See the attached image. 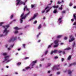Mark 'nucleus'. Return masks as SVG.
Masks as SVG:
<instances>
[{"label":"nucleus","mask_w":76,"mask_h":76,"mask_svg":"<svg viewBox=\"0 0 76 76\" xmlns=\"http://www.w3.org/2000/svg\"><path fill=\"white\" fill-rule=\"evenodd\" d=\"M29 13L30 12H29L28 13L24 15V17L23 16V15H24V14L23 13L22 14H21L20 16V17L21 18L20 19V23H22L23 22V19H25V18H26L28 15L29 14Z\"/></svg>","instance_id":"f257e3e1"},{"label":"nucleus","mask_w":76,"mask_h":76,"mask_svg":"<svg viewBox=\"0 0 76 76\" xmlns=\"http://www.w3.org/2000/svg\"><path fill=\"white\" fill-rule=\"evenodd\" d=\"M3 27L5 29V30L4 31L3 34H5V35H6L8 34V32H9V30H7V29L9 27V25L4 26H3Z\"/></svg>","instance_id":"f03ea898"},{"label":"nucleus","mask_w":76,"mask_h":76,"mask_svg":"<svg viewBox=\"0 0 76 76\" xmlns=\"http://www.w3.org/2000/svg\"><path fill=\"white\" fill-rule=\"evenodd\" d=\"M17 0V5L18 6V4H23L24 5H25V3L22 2L21 1V0Z\"/></svg>","instance_id":"7ed1b4c3"},{"label":"nucleus","mask_w":76,"mask_h":76,"mask_svg":"<svg viewBox=\"0 0 76 76\" xmlns=\"http://www.w3.org/2000/svg\"><path fill=\"white\" fill-rule=\"evenodd\" d=\"M59 41L58 40H56L54 41V43L55 45L54 46V47L56 48L58 46V42Z\"/></svg>","instance_id":"20e7f679"},{"label":"nucleus","mask_w":76,"mask_h":76,"mask_svg":"<svg viewBox=\"0 0 76 76\" xmlns=\"http://www.w3.org/2000/svg\"><path fill=\"white\" fill-rule=\"evenodd\" d=\"M59 66L60 65H54L52 68V70H54L55 69H56L58 70H59L60 69V67H59Z\"/></svg>","instance_id":"39448f33"},{"label":"nucleus","mask_w":76,"mask_h":76,"mask_svg":"<svg viewBox=\"0 0 76 76\" xmlns=\"http://www.w3.org/2000/svg\"><path fill=\"white\" fill-rule=\"evenodd\" d=\"M16 37H12L9 40V42H14L15 40H16Z\"/></svg>","instance_id":"423d86ee"},{"label":"nucleus","mask_w":76,"mask_h":76,"mask_svg":"<svg viewBox=\"0 0 76 76\" xmlns=\"http://www.w3.org/2000/svg\"><path fill=\"white\" fill-rule=\"evenodd\" d=\"M9 57V56H5L4 58H5V59L4 60V61H3V63H4L5 61H7V62H6V63H8V62H9V61L8 60L7 58L8 57Z\"/></svg>","instance_id":"0eeeda50"},{"label":"nucleus","mask_w":76,"mask_h":76,"mask_svg":"<svg viewBox=\"0 0 76 76\" xmlns=\"http://www.w3.org/2000/svg\"><path fill=\"white\" fill-rule=\"evenodd\" d=\"M57 53V50H54L53 51L52 50L51 52L50 53V54H53V53Z\"/></svg>","instance_id":"6e6552de"},{"label":"nucleus","mask_w":76,"mask_h":76,"mask_svg":"<svg viewBox=\"0 0 76 76\" xmlns=\"http://www.w3.org/2000/svg\"><path fill=\"white\" fill-rule=\"evenodd\" d=\"M37 60H36L34 61H32V67H33V66H34V65H35V63H37Z\"/></svg>","instance_id":"1a4fd4ad"},{"label":"nucleus","mask_w":76,"mask_h":76,"mask_svg":"<svg viewBox=\"0 0 76 76\" xmlns=\"http://www.w3.org/2000/svg\"><path fill=\"white\" fill-rule=\"evenodd\" d=\"M36 16H37L36 15H34V16L33 18H31V19H29V21H31V20H33L34 19H35V18Z\"/></svg>","instance_id":"9d476101"},{"label":"nucleus","mask_w":76,"mask_h":76,"mask_svg":"<svg viewBox=\"0 0 76 76\" xmlns=\"http://www.w3.org/2000/svg\"><path fill=\"white\" fill-rule=\"evenodd\" d=\"M26 9V11H29V9L27 8V6L25 5L23 9L24 11H25V9Z\"/></svg>","instance_id":"9b49d317"},{"label":"nucleus","mask_w":76,"mask_h":76,"mask_svg":"<svg viewBox=\"0 0 76 76\" xmlns=\"http://www.w3.org/2000/svg\"><path fill=\"white\" fill-rule=\"evenodd\" d=\"M75 39L74 38V37H73L71 39H70L69 40V42H72V41H73Z\"/></svg>","instance_id":"f8f14e48"},{"label":"nucleus","mask_w":76,"mask_h":76,"mask_svg":"<svg viewBox=\"0 0 76 76\" xmlns=\"http://www.w3.org/2000/svg\"><path fill=\"white\" fill-rule=\"evenodd\" d=\"M62 35H58L57 36L56 38L57 39H58V38H61L62 37Z\"/></svg>","instance_id":"ddd939ff"},{"label":"nucleus","mask_w":76,"mask_h":76,"mask_svg":"<svg viewBox=\"0 0 76 76\" xmlns=\"http://www.w3.org/2000/svg\"><path fill=\"white\" fill-rule=\"evenodd\" d=\"M71 58H72V56H69L68 57V58H67L68 60H70V59H71Z\"/></svg>","instance_id":"4468645a"},{"label":"nucleus","mask_w":76,"mask_h":76,"mask_svg":"<svg viewBox=\"0 0 76 76\" xmlns=\"http://www.w3.org/2000/svg\"><path fill=\"white\" fill-rule=\"evenodd\" d=\"M7 53H5L2 54V56H7Z\"/></svg>","instance_id":"2eb2a0df"},{"label":"nucleus","mask_w":76,"mask_h":76,"mask_svg":"<svg viewBox=\"0 0 76 76\" xmlns=\"http://www.w3.org/2000/svg\"><path fill=\"white\" fill-rule=\"evenodd\" d=\"M75 42H74L72 43V47L73 48L75 47Z\"/></svg>","instance_id":"dca6fc26"},{"label":"nucleus","mask_w":76,"mask_h":76,"mask_svg":"<svg viewBox=\"0 0 76 76\" xmlns=\"http://www.w3.org/2000/svg\"><path fill=\"white\" fill-rule=\"evenodd\" d=\"M51 63H48L47 64V66H46V67H50L51 66Z\"/></svg>","instance_id":"f3484780"},{"label":"nucleus","mask_w":76,"mask_h":76,"mask_svg":"<svg viewBox=\"0 0 76 76\" xmlns=\"http://www.w3.org/2000/svg\"><path fill=\"white\" fill-rule=\"evenodd\" d=\"M34 7H35V4L33 5V4H31V8H34Z\"/></svg>","instance_id":"a211bd4d"},{"label":"nucleus","mask_w":76,"mask_h":76,"mask_svg":"<svg viewBox=\"0 0 76 76\" xmlns=\"http://www.w3.org/2000/svg\"><path fill=\"white\" fill-rule=\"evenodd\" d=\"M76 14H75L73 15V17L74 19H75V20H76Z\"/></svg>","instance_id":"6ab92c4d"},{"label":"nucleus","mask_w":76,"mask_h":76,"mask_svg":"<svg viewBox=\"0 0 76 76\" xmlns=\"http://www.w3.org/2000/svg\"><path fill=\"white\" fill-rule=\"evenodd\" d=\"M52 7H53V8H58V6H53Z\"/></svg>","instance_id":"aec40b11"},{"label":"nucleus","mask_w":76,"mask_h":76,"mask_svg":"<svg viewBox=\"0 0 76 76\" xmlns=\"http://www.w3.org/2000/svg\"><path fill=\"white\" fill-rule=\"evenodd\" d=\"M52 8V7H50L49 9L47 11H46V13H48L49 11H50V10Z\"/></svg>","instance_id":"412c9836"},{"label":"nucleus","mask_w":76,"mask_h":76,"mask_svg":"<svg viewBox=\"0 0 76 76\" xmlns=\"http://www.w3.org/2000/svg\"><path fill=\"white\" fill-rule=\"evenodd\" d=\"M72 73V72L70 71V70H68V74L69 75H70Z\"/></svg>","instance_id":"4be33fe9"},{"label":"nucleus","mask_w":76,"mask_h":76,"mask_svg":"<svg viewBox=\"0 0 76 76\" xmlns=\"http://www.w3.org/2000/svg\"><path fill=\"white\" fill-rule=\"evenodd\" d=\"M57 10H55L54 11H53L54 13H57Z\"/></svg>","instance_id":"5701e85b"},{"label":"nucleus","mask_w":76,"mask_h":76,"mask_svg":"<svg viewBox=\"0 0 76 76\" xmlns=\"http://www.w3.org/2000/svg\"><path fill=\"white\" fill-rule=\"evenodd\" d=\"M14 29H16V30H19V28H18V27H15L14 28Z\"/></svg>","instance_id":"b1692460"},{"label":"nucleus","mask_w":76,"mask_h":76,"mask_svg":"<svg viewBox=\"0 0 76 76\" xmlns=\"http://www.w3.org/2000/svg\"><path fill=\"white\" fill-rule=\"evenodd\" d=\"M41 25H39V26H38V29H39L41 28Z\"/></svg>","instance_id":"393cba45"},{"label":"nucleus","mask_w":76,"mask_h":76,"mask_svg":"<svg viewBox=\"0 0 76 76\" xmlns=\"http://www.w3.org/2000/svg\"><path fill=\"white\" fill-rule=\"evenodd\" d=\"M30 68V66L27 67L25 68V70H28V69H29Z\"/></svg>","instance_id":"a878e982"},{"label":"nucleus","mask_w":76,"mask_h":76,"mask_svg":"<svg viewBox=\"0 0 76 76\" xmlns=\"http://www.w3.org/2000/svg\"><path fill=\"white\" fill-rule=\"evenodd\" d=\"M13 46H14V45H10V48H12V47H13Z\"/></svg>","instance_id":"bb28decb"},{"label":"nucleus","mask_w":76,"mask_h":76,"mask_svg":"<svg viewBox=\"0 0 76 76\" xmlns=\"http://www.w3.org/2000/svg\"><path fill=\"white\" fill-rule=\"evenodd\" d=\"M20 64H21V63H18L17 64V65L18 66H20Z\"/></svg>","instance_id":"cd10ccee"},{"label":"nucleus","mask_w":76,"mask_h":76,"mask_svg":"<svg viewBox=\"0 0 76 76\" xmlns=\"http://www.w3.org/2000/svg\"><path fill=\"white\" fill-rule=\"evenodd\" d=\"M72 5H73V4L72 3L70 2V3L69 4V6H72Z\"/></svg>","instance_id":"c85d7f7f"},{"label":"nucleus","mask_w":76,"mask_h":76,"mask_svg":"<svg viewBox=\"0 0 76 76\" xmlns=\"http://www.w3.org/2000/svg\"><path fill=\"white\" fill-rule=\"evenodd\" d=\"M41 34V33H39L38 35H37V38H38V37H39V35Z\"/></svg>","instance_id":"c756f323"},{"label":"nucleus","mask_w":76,"mask_h":76,"mask_svg":"<svg viewBox=\"0 0 76 76\" xmlns=\"http://www.w3.org/2000/svg\"><path fill=\"white\" fill-rule=\"evenodd\" d=\"M50 4H49V5H50V4H52V3H53V1L50 0Z\"/></svg>","instance_id":"7c9ffc66"},{"label":"nucleus","mask_w":76,"mask_h":76,"mask_svg":"<svg viewBox=\"0 0 76 76\" xmlns=\"http://www.w3.org/2000/svg\"><path fill=\"white\" fill-rule=\"evenodd\" d=\"M13 18V15H12L10 17V18L12 19Z\"/></svg>","instance_id":"2f4dec72"},{"label":"nucleus","mask_w":76,"mask_h":76,"mask_svg":"<svg viewBox=\"0 0 76 76\" xmlns=\"http://www.w3.org/2000/svg\"><path fill=\"white\" fill-rule=\"evenodd\" d=\"M48 53V50H46L45 51V54L46 55Z\"/></svg>","instance_id":"473e14b6"},{"label":"nucleus","mask_w":76,"mask_h":76,"mask_svg":"<svg viewBox=\"0 0 76 76\" xmlns=\"http://www.w3.org/2000/svg\"><path fill=\"white\" fill-rule=\"evenodd\" d=\"M37 23V21L36 20L34 21V22L33 23H34V24H36Z\"/></svg>","instance_id":"72a5a7b5"},{"label":"nucleus","mask_w":76,"mask_h":76,"mask_svg":"<svg viewBox=\"0 0 76 76\" xmlns=\"http://www.w3.org/2000/svg\"><path fill=\"white\" fill-rule=\"evenodd\" d=\"M66 50H70V48H67L66 49Z\"/></svg>","instance_id":"f704fd0d"},{"label":"nucleus","mask_w":76,"mask_h":76,"mask_svg":"<svg viewBox=\"0 0 76 76\" xmlns=\"http://www.w3.org/2000/svg\"><path fill=\"white\" fill-rule=\"evenodd\" d=\"M58 53H59L60 54L61 53H62V51H61L59 50L58 51Z\"/></svg>","instance_id":"c9c22d12"},{"label":"nucleus","mask_w":76,"mask_h":76,"mask_svg":"<svg viewBox=\"0 0 76 76\" xmlns=\"http://www.w3.org/2000/svg\"><path fill=\"white\" fill-rule=\"evenodd\" d=\"M67 37H65L64 38V39H65V40H67Z\"/></svg>","instance_id":"e433bc0d"},{"label":"nucleus","mask_w":76,"mask_h":76,"mask_svg":"<svg viewBox=\"0 0 76 76\" xmlns=\"http://www.w3.org/2000/svg\"><path fill=\"white\" fill-rule=\"evenodd\" d=\"M62 13H66V11L64 10L62 12Z\"/></svg>","instance_id":"4c0bfd02"},{"label":"nucleus","mask_w":76,"mask_h":76,"mask_svg":"<svg viewBox=\"0 0 76 76\" xmlns=\"http://www.w3.org/2000/svg\"><path fill=\"white\" fill-rule=\"evenodd\" d=\"M3 22H1V23H0V26H1V25H3Z\"/></svg>","instance_id":"58836bf2"},{"label":"nucleus","mask_w":76,"mask_h":76,"mask_svg":"<svg viewBox=\"0 0 76 76\" xmlns=\"http://www.w3.org/2000/svg\"><path fill=\"white\" fill-rule=\"evenodd\" d=\"M63 19V18H59L58 20H61V19Z\"/></svg>","instance_id":"ea45409f"},{"label":"nucleus","mask_w":76,"mask_h":76,"mask_svg":"<svg viewBox=\"0 0 76 76\" xmlns=\"http://www.w3.org/2000/svg\"><path fill=\"white\" fill-rule=\"evenodd\" d=\"M48 7H46V8L45 9V10H47V9H48Z\"/></svg>","instance_id":"a19ab883"},{"label":"nucleus","mask_w":76,"mask_h":76,"mask_svg":"<svg viewBox=\"0 0 76 76\" xmlns=\"http://www.w3.org/2000/svg\"><path fill=\"white\" fill-rule=\"evenodd\" d=\"M23 47L24 48H25V44H23Z\"/></svg>","instance_id":"79ce46f5"},{"label":"nucleus","mask_w":76,"mask_h":76,"mask_svg":"<svg viewBox=\"0 0 76 76\" xmlns=\"http://www.w3.org/2000/svg\"><path fill=\"white\" fill-rule=\"evenodd\" d=\"M51 45H49L48 48H51Z\"/></svg>","instance_id":"37998d69"},{"label":"nucleus","mask_w":76,"mask_h":76,"mask_svg":"<svg viewBox=\"0 0 76 76\" xmlns=\"http://www.w3.org/2000/svg\"><path fill=\"white\" fill-rule=\"evenodd\" d=\"M18 31H15V34H18Z\"/></svg>","instance_id":"c03bdc74"},{"label":"nucleus","mask_w":76,"mask_h":76,"mask_svg":"<svg viewBox=\"0 0 76 76\" xmlns=\"http://www.w3.org/2000/svg\"><path fill=\"white\" fill-rule=\"evenodd\" d=\"M45 10H44V11H42V12H41V13H44V12H45Z\"/></svg>","instance_id":"a18cd8bd"},{"label":"nucleus","mask_w":76,"mask_h":76,"mask_svg":"<svg viewBox=\"0 0 76 76\" xmlns=\"http://www.w3.org/2000/svg\"><path fill=\"white\" fill-rule=\"evenodd\" d=\"M54 58H55V59H57V58H58V56H56Z\"/></svg>","instance_id":"49530a36"},{"label":"nucleus","mask_w":76,"mask_h":76,"mask_svg":"<svg viewBox=\"0 0 76 76\" xmlns=\"http://www.w3.org/2000/svg\"><path fill=\"white\" fill-rule=\"evenodd\" d=\"M57 74L58 75H59V74H60V72H58Z\"/></svg>","instance_id":"de8ad7c7"},{"label":"nucleus","mask_w":76,"mask_h":76,"mask_svg":"<svg viewBox=\"0 0 76 76\" xmlns=\"http://www.w3.org/2000/svg\"><path fill=\"white\" fill-rule=\"evenodd\" d=\"M64 58H62V59H61V61H64Z\"/></svg>","instance_id":"09e8293b"},{"label":"nucleus","mask_w":76,"mask_h":76,"mask_svg":"<svg viewBox=\"0 0 76 76\" xmlns=\"http://www.w3.org/2000/svg\"><path fill=\"white\" fill-rule=\"evenodd\" d=\"M61 3V2L60 1H58V4H60Z\"/></svg>","instance_id":"8fccbe9b"},{"label":"nucleus","mask_w":76,"mask_h":76,"mask_svg":"<svg viewBox=\"0 0 76 76\" xmlns=\"http://www.w3.org/2000/svg\"><path fill=\"white\" fill-rule=\"evenodd\" d=\"M66 72H67L66 70H65L64 71V73H66Z\"/></svg>","instance_id":"3c124183"},{"label":"nucleus","mask_w":76,"mask_h":76,"mask_svg":"<svg viewBox=\"0 0 76 76\" xmlns=\"http://www.w3.org/2000/svg\"><path fill=\"white\" fill-rule=\"evenodd\" d=\"M61 22H62V21L61 20L59 21V23H61Z\"/></svg>","instance_id":"603ef678"},{"label":"nucleus","mask_w":76,"mask_h":76,"mask_svg":"<svg viewBox=\"0 0 76 76\" xmlns=\"http://www.w3.org/2000/svg\"><path fill=\"white\" fill-rule=\"evenodd\" d=\"M28 58H29V57H26L25 58V59H28Z\"/></svg>","instance_id":"864d4df0"},{"label":"nucleus","mask_w":76,"mask_h":76,"mask_svg":"<svg viewBox=\"0 0 76 76\" xmlns=\"http://www.w3.org/2000/svg\"><path fill=\"white\" fill-rule=\"evenodd\" d=\"M8 46V45H5V47H6V48H7Z\"/></svg>","instance_id":"5fc2aeb1"},{"label":"nucleus","mask_w":76,"mask_h":76,"mask_svg":"<svg viewBox=\"0 0 76 76\" xmlns=\"http://www.w3.org/2000/svg\"><path fill=\"white\" fill-rule=\"evenodd\" d=\"M71 21H72V22H73V21H74V20L73 19H71Z\"/></svg>","instance_id":"6e6d98bb"},{"label":"nucleus","mask_w":76,"mask_h":76,"mask_svg":"<svg viewBox=\"0 0 76 76\" xmlns=\"http://www.w3.org/2000/svg\"><path fill=\"white\" fill-rule=\"evenodd\" d=\"M72 37H73V35H71L70 37V38H72Z\"/></svg>","instance_id":"4d7b16f0"},{"label":"nucleus","mask_w":76,"mask_h":76,"mask_svg":"<svg viewBox=\"0 0 76 76\" xmlns=\"http://www.w3.org/2000/svg\"><path fill=\"white\" fill-rule=\"evenodd\" d=\"M59 9H60L61 10H62V9H63V8L61 7V8H59Z\"/></svg>","instance_id":"13d9d810"},{"label":"nucleus","mask_w":76,"mask_h":76,"mask_svg":"<svg viewBox=\"0 0 76 76\" xmlns=\"http://www.w3.org/2000/svg\"><path fill=\"white\" fill-rule=\"evenodd\" d=\"M3 35L1 34V35H0V37H3Z\"/></svg>","instance_id":"bf43d9fd"},{"label":"nucleus","mask_w":76,"mask_h":76,"mask_svg":"<svg viewBox=\"0 0 76 76\" xmlns=\"http://www.w3.org/2000/svg\"><path fill=\"white\" fill-rule=\"evenodd\" d=\"M40 41H41V40H38V42H40Z\"/></svg>","instance_id":"052dcab7"},{"label":"nucleus","mask_w":76,"mask_h":76,"mask_svg":"<svg viewBox=\"0 0 76 76\" xmlns=\"http://www.w3.org/2000/svg\"><path fill=\"white\" fill-rule=\"evenodd\" d=\"M61 45H63L64 44V43H61L60 44Z\"/></svg>","instance_id":"680f3d73"},{"label":"nucleus","mask_w":76,"mask_h":76,"mask_svg":"<svg viewBox=\"0 0 76 76\" xmlns=\"http://www.w3.org/2000/svg\"><path fill=\"white\" fill-rule=\"evenodd\" d=\"M44 60V58L41 59V61H42V60Z\"/></svg>","instance_id":"e2e57ef3"},{"label":"nucleus","mask_w":76,"mask_h":76,"mask_svg":"<svg viewBox=\"0 0 76 76\" xmlns=\"http://www.w3.org/2000/svg\"><path fill=\"white\" fill-rule=\"evenodd\" d=\"M63 53L64 54L65 53V52H64V51L63 52Z\"/></svg>","instance_id":"0e129e2a"},{"label":"nucleus","mask_w":76,"mask_h":76,"mask_svg":"<svg viewBox=\"0 0 76 76\" xmlns=\"http://www.w3.org/2000/svg\"><path fill=\"white\" fill-rule=\"evenodd\" d=\"M50 73V71H49L48 72V73Z\"/></svg>","instance_id":"69168bd1"},{"label":"nucleus","mask_w":76,"mask_h":76,"mask_svg":"<svg viewBox=\"0 0 76 76\" xmlns=\"http://www.w3.org/2000/svg\"><path fill=\"white\" fill-rule=\"evenodd\" d=\"M73 8L74 9H76V6H75Z\"/></svg>","instance_id":"338daca9"},{"label":"nucleus","mask_w":76,"mask_h":76,"mask_svg":"<svg viewBox=\"0 0 76 76\" xmlns=\"http://www.w3.org/2000/svg\"><path fill=\"white\" fill-rule=\"evenodd\" d=\"M8 50H10V48H8Z\"/></svg>","instance_id":"774afa93"}]
</instances>
